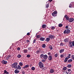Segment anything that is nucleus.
I'll list each match as a JSON object with an SVG mask.
<instances>
[{"instance_id":"nucleus-36","label":"nucleus","mask_w":74,"mask_h":74,"mask_svg":"<svg viewBox=\"0 0 74 74\" xmlns=\"http://www.w3.org/2000/svg\"><path fill=\"white\" fill-rule=\"evenodd\" d=\"M44 55L43 54H42L40 55V57L41 58H42V57H44Z\"/></svg>"},{"instance_id":"nucleus-40","label":"nucleus","mask_w":74,"mask_h":74,"mask_svg":"<svg viewBox=\"0 0 74 74\" xmlns=\"http://www.w3.org/2000/svg\"><path fill=\"white\" fill-rule=\"evenodd\" d=\"M55 57H58V53H56V54L54 55Z\"/></svg>"},{"instance_id":"nucleus-39","label":"nucleus","mask_w":74,"mask_h":74,"mask_svg":"<svg viewBox=\"0 0 74 74\" xmlns=\"http://www.w3.org/2000/svg\"><path fill=\"white\" fill-rule=\"evenodd\" d=\"M72 60H74V55H73L72 56Z\"/></svg>"},{"instance_id":"nucleus-54","label":"nucleus","mask_w":74,"mask_h":74,"mask_svg":"<svg viewBox=\"0 0 74 74\" xmlns=\"http://www.w3.org/2000/svg\"><path fill=\"white\" fill-rule=\"evenodd\" d=\"M27 36H29V35H30V33L29 32L27 33Z\"/></svg>"},{"instance_id":"nucleus-17","label":"nucleus","mask_w":74,"mask_h":74,"mask_svg":"<svg viewBox=\"0 0 74 74\" xmlns=\"http://www.w3.org/2000/svg\"><path fill=\"white\" fill-rule=\"evenodd\" d=\"M40 41H44L45 40V38H44L41 37L40 39Z\"/></svg>"},{"instance_id":"nucleus-24","label":"nucleus","mask_w":74,"mask_h":74,"mask_svg":"<svg viewBox=\"0 0 74 74\" xmlns=\"http://www.w3.org/2000/svg\"><path fill=\"white\" fill-rule=\"evenodd\" d=\"M49 48L51 49V50H52V49H53V48H52V46H51V45H50L49 46Z\"/></svg>"},{"instance_id":"nucleus-23","label":"nucleus","mask_w":74,"mask_h":74,"mask_svg":"<svg viewBox=\"0 0 74 74\" xmlns=\"http://www.w3.org/2000/svg\"><path fill=\"white\" fill-rule=\"evenodd\" d=\"M37 38H40L41 37V35H37L36 36Z\"/></svg>"},{"instance_id":"nucleus-48","label":"nucleus","mask_w":74,"mask_h":74,"mask_svg":"<svg viewBox=\"0 0 74 74\" xmlns=\"http://www.w3.org/2000/svg\"><path fill=\"white\" fill-rule=\"evenodd\" d=\"M31 49H32V47H30V48H28V50L29 51H30Z\"/></svg>"},{"instance_id":"nucleus-47","label":"nucleus","mask_w":74,"mask_h":74,"mask_svg":"<svg viewBox=\"0 0 74 74\" xmlns=\"http://www.w3.org/2000/svg\"><path fill=\"white\" fill-rule=\"evenodd\" d=\"M72 44L73 46H74V41H73L72 42Z\"/></svg>"},{"instance_id":"nucleus-22","label":"nucleus","mask_w":74,"mask_h":74,"mask_svg":"<svg viewBox=\"0 0 74 74\" xmlns=\"http://www.w3.org/2000/svg\"><path fill=\"white\" fill-rule=\"evenodd\" d=\"M10 56H11V55L8 56H7V57L6 58V60H8V59H9V58H10Z\"/></svg>"},{"instance_id":"nucleus-4","label":"nucleus","mask_w":74,"mask_h":74,"mask_svg":"<svg viewBox=\"0 0 74 74\" xmlns=\"http://www.w3.org/2000/svg\"><path fill=\"white\" fill-rule=\"evenodd\" d=\"M65 28L67 29H71V26L70 25H68L66 26Z\"/></svg>"},{"instance_id":"nucleus-16","label":"nucleus","mask_w":74,"mask_h":74,"mask_svg":"<svg viewBox=\"0 0 74 74\" xmlns=\"http://www.w3.org/2000/svg\"><path fill=\"white\" fill-rule=\"evenodd\" d=\"M28 67H29V66L28 65H26L23 67V69H25V68H27Z\"/></svg>"},{"instance_id":"nucleus-41","label":"nucleus","mask_w":74,"mask_h":74,"mask_svg":"<svg viewBox=\"0 0 74 74\" xmlns=\"http://www.w3.org/2000/svg\"><path fill=\"white\" fill-rule=\"evenodd\" d=\"M69 47H71V48H72L73 47V45H72V44H69Z\"/></svg>"},{"instance_id":"nucleus-33","label":"nucleus","mask_w":74,"mask_h":74,"mask_svg":"<svg viewBox=\"0 0 74 74\" xmlns=\"http://www.w3.org/2000/svg\"><path fill=\"white\" fill-rule=\"evenodd\" d=\"M31 56L29 54H28L27 56V57L28 58H30Z\"/></svg>"},{"instance_id":"nucleus-26","label":"nucleus","mask_w":74,"mask_h":74,"mask_svg":"<svg viewBox=\"0 0 74 74\" xmlns=\"http://www.w3.org/2000/svg\"><path fill=\"white\" fill-rule=\"evenodd\" d=\"M23 52L24 53H26L27 52V49H24L23 50Z\"/></svg>"},{"instance_id":"nucleus-6","label":"nucleus","mask_w":74,"mask_h":74,"mask_svg":"<svg viewBox=\"0 0 74 74\" xmlns=\"http://www.w3.org/2000/svg\"><path fill=\"white\" fill-rule=\"evenodd\" d=\"M17 70H21V66L20 65H18L16 68Z\"/></svg>"},{"instance_id":"nucleus-11","label":"nucleus","mask_w":74,"mask_h":74,"mask_svg":"<svg viewBox=\"0 0 74 74\" xmlns=\"http://www.w3.org/2000/svg\"><path fill=\"white\" fill-rule=\"evenodd\" d=\"M64 41L65 43L68 42H69V39H68V38L65 39L64 40Z\"/></svg>"},{"instance_id":"nucleus-7","label":"nucleus","mask_w":74,"mask_h":74,"mask_svg":"<svg viewBox=\"0 0 74 74\" xmlns=\"http://www.w3.org/2000/svg\"><path fill=\"white\" fill-rule=\"evenodd\" d=\"M2 64H7V62L6 61L3 60L2 61Z\"/></svg>"},{"instance_id":"nucleus-52","label":"nucleus","mask_w":74,"mask_h":74,"mask_svg":"<svg viewBox=\"0 0 74 74\" xmlns=\"http://www.w3.org/2000/svg\"><path fill=\"white\" fill-rule=\"evenodd\" d=\"M66 18L67 20H69V17H68V16L66 17Z\"/></svg>"},{"instance_id":"nucleus-19","label":"nucleus","mask_w":74,"mask_h":74,"mask_svg":"<svg viewBox=\"0 0 74 74\" xmlns=\"http://www.w3.org/2000/svg\"><path fill=\"white\" fill-rule=\"evenodd\" d=\"M64 49H61L60 50V53H62V52H64Z\"/></svg>"},{"instance_id":"nucleus-38","label":"nucleus","mask_w":74,"mask_h":74,"mask_svg":"<svg viewBox=\"0 0 74 74\" xmlns=\"http://www.w3.org/2000/svg\"><path fill=\"white\" fill-rule=\"evenodd\" d=\"M69 5V8H71V7H72V5H71V4L70 3Z\"/></svg>"},{"instance_id":"nucleus-32","label":"nucleus","mask_w":74,"mask_h":74,"mask_svg":"<svg viewBox=\"0 0 74 74\" xmlns=\"http://www.w3.org/2000/svg\"><path fill=\"white\" fill-rule=\"evenodd\" d=\"M40 50H38L36 51V53H37V54H38V53H40Z\"/></svg>"},{"instance_id":"nucleus-55","label":"nucleus","mask_w":74,"mask_h":74,"mask_svg":"<svg viewBox=\"0 0 74 74\" xmlns=\"http://www.w3.org/2000/svg\"><path fill=\"white\" fill-rule=\"evenodd\" d=\"M71 58V56H68V57H67V58H68V59H69V58Z\"/></svg>"},{"instance_id":"nucleus-37","label":"nucleus","mask_w":74,"mask_h":74,"mask_svg":"<svg viewBox=\"0 0 74 74\" xmlns=\"http://www.w3.org/2000/svg\"><path fill=\"white\" fill-rule=\"evenodd\" d=\"M21 55H18V56H17V58H21Z\"/></svg>"},{"instance_id":"nucleus-28","label":"nucleus","mask_w":74,"mask_h":74,"mask_svg":"<svg viewBox=\"0 0 74 74\" xmlns=\"http://www.w3.org/2000/svg\"><path fill=\"white\" fill-rule=\"evenodd\" d=\"M31 70H33V71L35 70V67L33 66L31 68Z\"/></svg>"},{"instance_id":"nucleus-42","label":"nucleus","mask_w":74,"mask_h":74,"mask_svg":"<svg viewBox=\"0 0 74 74\" xmlns=\"http://www.w3.org/2000/svg\"><path fill=\"white\" fill-rule=\"evenodd\" d=\"M46 7L47 8H48L49 7V4H47V5L46 6Z\"/></svg>"},{"instance_id":"nucleus-58","label":"nucleus","mask_w":74,"mask_h":74,"mask_svg":"<svg viewBox=\"0 0 74 74\" xmlns=\"http://www.w3.org/2000/svg\"><path fill=\"white\" fill-rule=\"evenodd\" d=\"M50 54H51V53H48V55H49Z\"/></svg>"},{"instance_id":"nucleus-46","label":"nucleus","mask_w":74,"mask_h":74,"mask_svg":"<svg viewBox=\"0 0 74 74\" xmlns=\"http://www.w3.org/2000/svg\"><path fill=\"white\" fill-rule=\"evenodd\" d=\"M53 13H54V14H57V11H55L53 12Z\"/></svg>"},{"instance_id":"nucleus-35","label":"nucleus","mask_w":74,"mask_h":74,"mask_svg":"<svg viewBox=\"0 0 74 74\" xmlns=\"http://www.w3.org/2000/svg\"><path fill=\"white\" fill-rule=\"evenodd\" d=\"M63 44H64L63 42H61L60 43V46H63Z\"/></svg>"},{"instance_id":"nucleus-21","label":"nucleus","mask_w":74,"mask_h":74,"mask_svg":"<svg viewBox=\"0 0 74 74\" xmlns=\"http://www.w3.org/2000/svg\"><path fill=\"white\" fill-rule=\"evenodd\" d=\"M68 58L67 57L66 58H65V59L64 60V62L65 63H66V62H67V60H68Z\"/></svg>"},{"instance_id":"nucleus-12","label":"nucleus","mask_w":74,"mask_h":74,"mask_svg":"<svg viewBox=\"0 0 74 74\" xmlns=\"http://www.w3.org/2000/svg\"><path fill=\"white\" fill-rule=\"evenodd\" d=\"M4 74H9L10 73L9 72H7V71H6V70H4Z\"/></svg>"},{"instance_id":"nucleus-15","label":"nucleus","mask_w":74,"mask_h":74,"mask_svg":"<svg viewBox=\"0 0 74 74\" xmlns=\"http://www.w3.org/2000/svg\"><path fill=\"white\" fill-rule=\"evenodd\" d=\"M72 62H73V60L72 59H69L68 60V63H71Z\"/></svg>"},{"instance_id":"nucleus-25","label":"nucleus","mask_w":74,"mask_h":74,"mask_svg":"<svg viewBox=\"0 0 74 74\" xmlns=\"http://www.w3.org/2000/svg\"><path fill=\"white\" fill-rule=\"evenodd\" d=\"M72 66L70 64H69L67 66V67H68V68H71V67Z\"/></svg>"},{"instance_id":"nucleus-56","label":"nucleus","mask_w":74,"mask_h":74,"mask_svg":"<svg viewBox=\"0 0 74 74\" xmlns=\"http://www.w3.org/2000/svg\"><path fill=\"white\" fill-rule=\"evenodd\" d=\"M49 2H51L52 1V0H49Z\"/></svg>"},{"instance_id":"nucleus-60","label":"nucleus","mask_w":74,"mask_h":74,"mask_svg":"<svg viewBox=\"0 0 74 74\" xmlns=\"http://www.w3.org/2000/svg\"><path fill=\"white\" fill-rule=\"evenodd\" d=\"M27 42H30L29 40H27Z\"/></svg>"},{"instance_id":"nucleus-50","label":"nucleus","mask_w":74,"mask_h":74,"mask_svg":"<svg viewBox=\"0 0 74 74\" xmlns=\"http://www.w3.org/2000/svg\"><path fill=\"white\" fill-rule=\"evenodd\" d=\"M35 42H36V39H34L33 41V43H34Z\"/></svg>"},{"instance_id":"nucleus-51","label":"nucleus","mask_w":74,"mask_h":74,"mask_svg":"<svg viewBox=\"0 0 74 74\" xmlns=\"http://www.w3.org/2000/svg\"><path fill=\"white\" fill-rule=\"evenodd\" d=\"M20 49H21V48H20L18 47L17 48V50H18V51H20Z\"/></svg>"},{"instance_id":"nucleus-14","label":"nucleus","mask_w":74,"mask_h":74,"mask_svg":"<svg viewBox=\"0 0 74 74\" xmlns=\"http://www.w3.org/2000/svg\"><path fill=\"white\" fill-rule=\"evenodd\" d=\"M48 60H52V56H49L48 57Z\"/></svg>"},{"instance_id":"nucleus-20","label":"nucleus","mask_w":74,"mask_h":74,"mask_svg":"<svg viewBox=\"0 0 74 74\" xmlns=\"http://www.w3.org/2000/svg\"><path fill=\"white\" fill-rule=\"evenodd\" d=\"M52 16H57V14L54 13H53L52 14Z\"/></svg>"},{"instance_id":"nucleus-1","label":"nucleus","mask_w":74,"mask_h":74,"mask_svg":"<svg viewBox=\"0 0 74 74\" xmlns=\"http://www.w3.org/2000/svg\"><path fill=\"white\" fill-rule=\"evenodd\" d=\"M17 65L18 63L17 62H14V64L11 65V67L13 69H16Z\"/></svg>"},{"instance_id":"nucleus-59","label":"nucleus","mask_w":74,"mask_h":74,"mask_svg":"<svg viewBox=\"0 0 74 74\" xmlns=\"http://www.w3.org/2000/svg\"><path fill=\"white\" fill-rule=\"evenodd\" d=\"M32 66V65H30V67H31Z\"/></svg>"},{"instance_id":"nucleus-9","label":"nucleus","mask_w":74,"mask_h":74,"mask_svg":"<svg viewBox=\"0 0 74 74\" xmlns=\"http://www.w3.org/2000/svg\"><path fill=\"white\" fill-rule=\"evenodd\" d=\"M20 71H19L16 69L15 70L14 73L16 74H18V73H19Z\"/></svg>"},{"instance_id":"nucleus-18","label":"nucleus","mask_w":74,"mask_h":74,"mask_svg":"<svg viewBox=\"0 0 74 74\" xmlns=\"http://www.w3.org/2000/svg\"><path fill=\"white\" fill-rule=\"evenodd\" d=\"M46 26H47V25H42V27L44 29V28H45V27H46Z\"/></svg>"},{"instance_id":"nucleus-45","label":"nucleus","mask_w":74,"mask_h":74,"mask_svg":"<svg viewBox=\"0 0 74 74\" xmlns=\"http://www.w3.org/2000/svg\"><path fill=\"white\" fill-rule=\"evenodd\" d=\"M51 29H52V30H54V29H55V27H51Z\"/></svg>"},{"instance_id":"nucleus-29","label":"nucleus","mask_w":74,"mask_h":74,"mask_svg":"<svg viewBox=\"0 0 74 74\" xmlns=\"http://www.w3.org/2000/svg\"><path fill=\"white\" fill-rule=\"evenodd\" d=\"M19 65L21 66H23V63L22 62H20L19 63Z\"/></svg>"},{"instance_id":"nucleus-5","label":"nucleus","mask_w":74,"mask_h":74,"mask_svg":"<svg viewBox=\"0 0 74 74\" xmlns=\"http://www.w3.org/2000/svg\"><path fill=\"white\" fill-rule=\"evenodd\" d=\"M49 37L51 39H53V38H55V36L53 35H50L49 36Z\"/></svg>"},{"instance_id":"nucleus-30","label":"nucleus","mask_w":74,"mask_h":74,"mask_svg":"<svg viewBox=\"0 0 74 74\" xmlns=\"http://www.w3.org/2000/svg\"><path fill=\"white\" fill-rule=\"evenodd\" d=\"M46 47V45H45V44L42 45V47L43 48H45V47Z\"/></svg>"},{"instance_id":"nucleus-49","label":"nucleus","mask_w":74,"mask_h":74,"mask_svg":"<svg viewBox=\"0 0 74 74\" xmlns=\"http://www.w3.org/2000/svg\"><path fill=\"white\" fill-rule=\"evenodd\" d=\"M45 62V60H42V62Z\"/></svg>"},{"instance_id":"nucleus-10","label":"nucleus","mask_w":74,"mask_h":74,"mask_svg":"<svg viewBox=\"0 0 74 74\" xmlns=\"http://www.w3.org/2000/svg\"><path fill=\"white\" fill-rule=\"evenodd\" d=\"M43 58L45 59H47L48 58V56L47 55H45L44 56Z\"/></svg>"},{"instance_id":"nucleus-43","label":"nucleus","mask_w":74,"mask_h":74,"mask_svg":"<svg viewBox=\"0 0 74 74\" xmlns=\"http://www.w3.org/2000/svg\"><path fill=\"white\" fill-rule=\"evenodd\" d=\"M69 44H72V41L71 40L69 41Z\"/></svg>"},{"instance_id":"nucleus-27","label":"nucleus","mask_w":74,"mask_h":74,"mask_svg":"<svg viewBox=\"0 0 74 74\" xmlns=\"http://www.w3.org/2000/svg\"><path fill=\"white\" fill-rule=\"evenodd\" d=\"M50 72L51 73H53L54 72V70L53 69H51L50 71Z\"/></svg>"},{"instance_id":"nucleus-44","label":"nucleus","mask_w":74,"mask_h":74,"mask_svg":"<svg viewBox=\"0 0 74 74\" xmlns=\"http://www.w3.org/2000/svg\"><path fill=\"white\" fill-rule=\"evenodd\" d=\"M60 57L61 58H63V57H64V55L62 54L60 55Z\"/></svg>"},{"instance_id":"nucleus-53","label":"nucleus","mask_w":74,"mask_h":74,"mask_svg":"<svg viewBox=\"0 0 74 74\" xmlns=\"http://www.w3.org/2000/svg\"><path fill=\"white\" fill-rule=\"evenodd\" d=\"M67 16H67L66 14L64 16V17L66 18L67 17Z\"/></svg>"},{"instance_id":"nucleus-13","label":"nucleus","mask_w":74,"mask_h":74,"mask_svg":"<svg viewBox=\"0 0 74 74\" xmlns=\"http://www.w3.org/2000/svg\"><path fill=\"white\" fill-rule=\"evenodd\" d=\"M50 39L49 38H46V41L47 42H48V41H49Z\"/></svg>"},{"instance_id":"nucleus-8","label":"nucleus","mask_w":74,"mask_h":74,"mask_svg":"<svg viewBox=\"0 0 74 74\" xmlns=\"http://www.w3.org/2000/svg\"><path fill=\"white\" fill-rule=\"evenodd\" d=\"M74 21V19L73 18H70L69 19V22H72Z\"/></svg>"},{"instance_id":"nucleus-3","label":"nucleus","mask_w":74,"mask_h":74,"mask_svg":"<svg viewBox=\"0 0 74 74\" xmlns=\"http://www.w3.org/2000/svg\"><path fill=\"white\" fill-rule=\"evenodd\" d=\"M70 33V30L69 29H66L64 30V34H69V33Z\"/></svg>"},{"instance_id":"nucleus-31","label":"nucleus","mask_w":74,"mask_h":74,"mask_svg":"<svg viewBox=\"0 0 74 74\" xmlns=\"http://www.w3.org/2000/svg\"><path fill=\"white\" fill-rule=\"evenodd\" d=\"M66 69H67V67H64L63 68V70L64 71L66 70Z\"/></svg>"},{"instance_id":"nucleus-2","label":"nucleus","mask_w":74,"mask_h":74,"mask_svg":"<svg viewBox=\"0 0 74 74\" xmlns=\"http://www.w3.org/2000/svg\"><path fill=\"white\" fill-rule=\"evenodd\" d=\"M38 65L40 68H42V67H44V64L41 62H39Z\"/></svg>"},{"instance_id":"nucleus-57","label":"nucleus","mask_w":74,"mask_h":74,"mask_svg":"<svg viewBox=\"0 0 74 74\" xmlns=\"http://www.w3.org/2000/svg\"><path fill=\"white\" fill-rule=\"evenodd\" d=\"M68 56H71V54H69L68 55Z\"/></svg>"},{"instance_id":"nucleus-34","label":"nucleus","mask_w":74,"mask_h":74,"mask_svg":"<svg viewBox=\"0 0 74 74\" xmlns=\"http://www.w3.org/2000/svg\"><path fill=\"white\" fill-rule=\"evenodd\" d=\"M59 27H62L63 26V25H62V24H59L58 25Z\"/></svg>"}]
</instances>
